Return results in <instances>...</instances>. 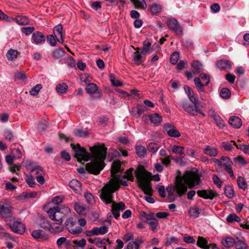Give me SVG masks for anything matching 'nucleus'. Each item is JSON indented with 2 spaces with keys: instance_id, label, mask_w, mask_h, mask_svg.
<instances>
[{
  "instance_id": "47",
  "label": "nucleus",
  "mask_w": 249,
  "mask_h": 249,
  "mask_svg": "<svg viewBox=\"0 0 249 249\" xmlns=\"http://www.w3.org/2000/svg\"><path fill=\"white\" fill-rule=\"evenodd\" d=\"M231 94V92L230 90L227 88H222L220 92V96L225 99L229 98L230 97Z\"/></svg>"
},
{
  "instance_id": "39",
  "label": "nucleus",
  "mask_w": 249,
  "mask_h": 249,
  "mask_svg": "<svg viewBox=\"0 0 249 249\" xmlns=\"http://www.w3.org/2000/svg\"><path fill=\"white\" fill-rule=\"evenodd\" d=\"M73 134L77 137L85 138L89 136V133L87 130H83L80 129H74Z\"/></svg>"
},
{
  "instance_id": "31",
  "label": "nucleus",
  "mask_w": 249,
  "mask_h": 249,
  "mask_svg": "<svg viewBox=\"0 0 249 249\" xmlns=\"http://www.w3.org/2000/svg\"><path fill=\"white\" fill-rule=\"evenodd\" d=\"M204 153L210 156L215 157L217 155L218 151L216 148L210 146H207L204 149Z\"/></svg>"
},
{
  "instance_id": "57",
  "label": "nucleus",
  "mask_w": 249,
  "mask_h": 249,
  "mask_svg": "<svg viewBox=\"0 0 249 249\" xmlns=\"http://www.w3.org/2000/svg\"><path fill=\"white\" fill-rule=\"evenodd\" d=\"M73 243L74 247L83 248L86 245V240L84 238H82L79 241L74 240Z\"/></svg>"
},
{
  "instance_id": "38",
  "label": "nucleus",
  "mask_w": 249,
  "mask_h": 249,
  "mask_svg": "<svg viewBox=\"0 0 249 249\" xmlns=\"http://www.w3.org/2000/svg\"><path fill=\"white\" fill-rule=\"evenodd\" d=\"M68 89L67 85L65 83L58 84L55 88L56 91L59 94L65 93Z\"/></svg>"
},
{
  "instance_id": "24",
  "label": "nucleus",
  "mask_w": 249,
  "mask_h": 249,
  "mask_svg": "<svg viewBox=\"0 0 249 249\" xmlns=\"http://www.w3.org/2000/svg\"><path fill=\"white\" fill-rule=\"evenodd\" d=\"M121 162L119 160H114L111 165V174L112 177L117 175L121 171Z\"/></svg>"
},
{
  "instance_id": "20",
  "label": "nucleus",
  "mask_w": 249,
  "mask_h": 249,
  "mask_svg": "<svg viewBox=\"0 0 249 249\" xmlns=\"http://www.w3.org/2000/svg\"><path fill=\"white\" fill-rule=\"evenodd\" d=\"M69 185L75 193L80 194L82 190V183L78 180L74 179H72L70 182Z\"/></svg>"
},
{
  "instance_id": "36",
  "label": "nucleus",
  "mask_w": 249,
  "mask_h": 249,
  "mask_svg": "<svg viewBox=\"0 0 249 249\" xmlns=\"http://www.w3.org/2000/svg\"><path fill=\"white\" fill-rule=\"evenodd\" d=\"M149 118L151 122L154 124H160L162 121L161 116L158 113L150 114Z\"/></svg>"
},
{
  "instance_id": "32",
  "label": "nucleus",
  "mask_w": 249,
  "mask_h": 249,
  "mask_svg": "<svg viewBox=\"0 0 249 249\" xmlns=\"http://www.w3.org/2000/svg\"><path fill=\"white\" fill-rule=\"evenodd\" d=\"M201 212L202 210L197 207H192L189 210V214L194 218H197Z\"/></svg>"
},
{
  "instance_id": "9",
  "label": "nucleus",
  "mask_w": 249,
  "mask_h": 249,
  "mask_svg": "<svg viewBox=\"0 0 249 249\" xmlns=\"http://www.w3.org/2000/svg\"><path fill=\"white\" fill-rule=\"evenodd\" d=\"M66 227L69 231L74 235L81 233L83 231L82 228L76 226L75 222L73 221L72 217L68 218L65 223Z\"/></svg>"
},
{
  "instance_id": "15",
  "label": "nucleus",
  "mask_w": 249,
  "mask_h": 249,
  "mask_svg": "<svg viewBox=\"0 0 249 249\" xmlns=\"http://www.w3.org/2000/svg\"><path fill=\"white\" fill-rule=\"evenodd\" d=\"M148 216L150 218L146 217L145 222L150 226L152 231H155L159 226V221L154 217V213H151Z\"/></svg>"
},
{
  "instance_id": "3",
  "label": "nucleus",
  "mask_w": 249,
  "mask_h": 249,
  "mask_svg": "<svg viewBox=\"0 0 249 249\" xmlns=\"http://www.w3.org/2000/svg\"><path fill=\"white\" fill-rule=\"evenodd\" d=\"M112 178L107 182L102 188L101 193H103V197L105 200L107 199V203L110 202L112 195L119 190L121 186H127L128 180L123 176L119 175L112 177Z\"/></svg>"
},
{
  "instance_id": "8",
  "label": "nucleus",
  "mask_w": 249,
  "mask_h": 249,
  "mask_svg": "<svg viewBox=\"0 0 249 249\" xmlns=\"http://www.w3.org/2000/svg\"><path fill=\"white\" fill-rule=\"evenodd\" d=\"M168 28L173 31L176 35L180 36L183 34V27L180 26L178 21L172 18L169 19L167 22Z\"/></svg>"
},
{
  "instance_id": "30",
  "label": "nucleus",
  "mask_w": 249,
  "mask_h": 249,
  "mask_svg": "<svg viewBox=\"0 0 249 249\" xmlns=\"http://www.w3.org/2000/svg\"><path fill=\"white\" fill-rule=\"evenodd\" d=\"M235 240L233 238L227 237L222 241V245L226 248L233 247L235 245Z\"/></svg>"
},
{
  "instance_id": "62",
  "label": "nucleus",
  "mask_w": 249,
  "mask_h": 249,
  "mask_svg": "<svg viewBox=\"0 0 249 249\" xmlns=\"http://www.w3.org/2000/svg\"><path fill=\"white\" fill-rule=\"evenodd\" d=\"M31 172L34 175L37 176L42 175L43 169L41 166H37L32 169Z\"/></svg>"
},
{
  "instance_id": "60",
  "label": "nucleus",
  "mask_w": 249,
  "mask_h": 249,
  "mask_svg": "<svg viewBox=\"0 0 249 249\" xmlns=\"http://www.w3.org/2000/svg\"><path fill=\"white\" fill-rule=\"evenodd\" d=\"M55 35H49L47 36V41L52 46H55L56 45V41L55 39Z\"/></svg>"
},
{
  "instance_id": "53",
  "label": "nucleus",
  "mask_w": 249,
  "mask_h": 249,
  "mask_svg": "<svg viewBox=\"0 0 249 249\" xmlns=\"http://www.w3.org/2000/svg\"><path fill=\"white\" fill-rule=\"evenodd\" d=\"M179 57V54L178 52H174L170 56V61L172 64H177Z\"/></svg>"
},
{
  "instance_id": "22",
  "label": "nucleus",
  "mask_w": 249,
  "mask_h": 249,
  "mask_svg": "<svg viewBox=\"0 0 249 249\" xmlns=\"http://www.w3.org/2000/svg\"><path fill=\"white\" fill-rule=\"evenodd\" d=\"M32 236L35 239H42L48 240L49 235L43 231L41 230H34L32 233Z\"/></svg>"
},
{
  "instance_id": "56",
  "label": "nucleus",
  "mask_w": 249,
  "mask_h": 249,
  "mask_svg": "<svg viewBox=\"0 0 249 249\" xmlns=\"http://www.w3.org/2000/svg\"><path fill=\"white\" fill-rule=\"evenodd\" d=\"M172 152L174 153L183 155L184 154V147L181 146L174 145L172 147Z\"/></svg>"
},
{
  "instance_id": "51",
  "label": "nucleus",
  "mask_w": 249,
  "mask_h": 249,
  "mask_svg": "<svg viewBox=\"0 0 249 249\" xmlns=\"http://www.w3.org/2000/svg\"><path fill=\"white\" fill-rule=\"evenodd\" d=\"M231 143H232L231 141V142H221L220 146L224 150L228 151H230L233 149V146Z\"/></svg>"
},
{
  "instance_id": "16",
  "label": "nucleus",
  "mask_w": 249,
  "mask_h": 249,
  "mask_svg": "<svg viewBox=\"0 0 249 249\" xmlns=\"http://www.w3.org/2000/svg\"><path fill=\"white\" fill-rule=\"evenodd\" d=\"M215 65L220 70H226L227 69L230 70L231 68V62L229 60L226 59H220L217 60Z\"/></svg>"
},
{
  "instance_id": "27",
  "label": "nucleus",
  "mask_w": 249,
  "mask_h": 249,
  "mask_svg": "<svg viewBox=\"0 0 249 249\" xmlns=\"http://www.w3.org/2000/svg\"><path fill=\"white\" fill-rule=\"evenodd\" d=\"M49 231L52 233H57L61 232L63 230V227L61 225H58L55 223L49 224Z\"/></svg>"
},
{
  "instance_id": "25",
  "label": "nucleus",
  "mask_w": 249,
  "mask_h": 249,
  "mask_svg": "<svg viewBox=\"0 0 249 249\" xmlns=\"http://www.w3.org/2000/svg\"><path fill=\"white\" fill-rule=\"evenodd\" d=\"M196 245L203 249H210V244H208V240L202 236H198L196 242Z\"/></svg>"
},
{
  "instance_id": "10",
  "label": "nucleus",
  "mask_w": 249,
  "mask_h": 249,
  "mask_svg": "<svg viewBox=\"0 0 249 249\" xmlns=\"http://www.w3.org/2000/svg\"><path fill=\"white\" fill-rule=\"evenodd\" d=\"M179 105L183 107L184 110L189 114L193 115H196L197 105H191L187 100H182L179 102Z\"/></svg>"
},
{
  "instance_id": "52",
  "label": "nucleus",
  "mask_w": 249,
  "mask_h": 249,
  "mask_svg": "<svg viewBox=\"0 0 249 249\" xmlns=\"http://www.w3.org/2000/svg\"><path fill=\"white\" fill-rule=\"evenodd\" d=\"M73 208L74 210L78 214H80L85 213L86 208L83 206L80 205L77 203H75L74 204Z\"/></svg>"
},
{
  "instance_id": "61",
  "label": "nucleus",
  "mask_w": 249,
  "mask_h": 249,
  "mask_svg": "<svg viewBox=\"0 0 249 249\" xmlns=\"http://www.w3.org/2000/svg\"><path fill=\"white\" fill-rule=\"evenodd\" d=\"M84 196L88 203L92 204L94 202L93 196L90 193H85Z\"/></svg>"
},
{
  "instance_id": "48",
  "label": "nucleus",
  "mask_w": 249,
  "mask_h": 249,
  "mask_svg": "<svg viewBox=\"0 0 249 249\" xmlns=\"http://www.w3.org/2000/svg\"><path fill=\"white\" fill-rule=\"evenodd\" d=\"M94 231H95L96 235L104 234L107 233L108 231V228L106 226H102L100 227L94 228Z\"/></svg>"
},
{
  "instance_id": "55",
  "label": "nucleus",
  "mask_w": 249,
  "mask_h": 249,
  "mask_svg": "<svg viewBox=\"0 0 249 249\" xmlns=\"http://www.w3.org/2000/svg\"><path fill=\"white\" fill-rule=\"evenodd\" d=\"M62 30L63 27L60 24L54 27L53 29V34H54L55 37H57V36H61V35H62Z\"/></svg>"
},
{
  "instance_id": "34",
  "label": "nucleus",
  "mask_w": 249,
  "mask_h": 249,
  "mask_svg": "<svg viewBox=\"0 0 249 249\" xmlns=\"http://www.w3.org/2000/svg\"><path fill=\"white\" fill-rule=\"evenodd\" d=\"M213 117L216 125L220 128H223L225 126L224 121L222 118L215 112H213Z\"/></svg>"
},
{
  "instance_id": "13",
  "label": "nucleus",
  "mask_w": 249,
  "mask_h": 249,
  "mask_svg": "<svg viewBox=\"0 0 249 249\" xmlns=\"http://www.w3.org/2000/svg\"><path fill=\"white\" fill-rule=\"evenodd\" d=\"M86 91L95 98L99 99L101 97V93L98 91V88L95 84H88L86 87Z\"/></svg>"
},
{
  "instance_id": "54",
  "label": "nucleus",
  "mask_w": 249,
  "mask_h": 249,
  "mask_svg": "<svg viewBox=\"0 0 249 249\" xmlns=\"http://www.w3.org/2000/svg\"><path fill=\"white\" fill-rule=\"evenodd\" d=\"M133 170V169L132 168H129L125 172L124 174L123 175L124 178H125L127 180L133 181L134 177L132 174Z\"/></svg>"
},
{
  "instance_id": "26",
  "label": "nucleus",
  "mask_w": 249,
  "mask_h": 249,
  "mask_svg": "<svg viewBox=\"0 0 249 249\" xmlns=\"http://www.w3.org/2000/svg\"><path fill=\"white\" fill-rule=\"evenodd\" d=\"M229 123L235 128H239L242 124L241 119L235 116L230 118Z\"/></svg>"
},
{
  "instance_id": "14",
  "label": "nucleus",
  "mask_w": 249,
  "mask_h": 249,
  "mask_svg": "<svg viewBox=\"0 0 249 249\" xmlns=\"http://www.w3.org/2000/svg\"><path fill=\"white\" fill-rule=\"evenodd\" d=\"M197 194L199 197L210 199H213L218 195L216 192L213 191L212 190H198Z\"/></svg>"
},
{
  "instance_id": "58",
  "label": "nucleus",
  "mask_w": 249,
  "mask_h": 249,
  "mask_svg": "<svg viewBox=\"0 0 249 249\" xmlns=\"http://www.w3.org/2000/svg\"><path fill=\"white\" fill-rule=\"evenodd\" d=\"M41 85L37 84L34 88H33L30 91V94L33 96L36 95L38 93L39 90L41 89Z\"/></svg>"
},
{
  "instance_id": "33",
  "label": "nucleus",
  "mask_w": 249,
  "mask_h": 249,
  "mask_svg": "<svg viewBox=\"0 0 249 249\" xmlns=\"http://www.w3.org/2000/svg\"><path fill=\"white\" fill-rule=\"evenodd\" d=\"M19 54V53L16 50L10 49L6 53V57L9 60H15Z\"/></svg>"
},
{
  "instance_id": "19",
  "label": "nucleus",
  "mask_w": 249,
  "mask_h": 249,
  "mask_svg": "<svg viewBox=\"0 0 249 249\" xmlns=\"http://www.w3.org/2000/svg\"><path fill=\"white\" fill-rule=\"evenodd\" d=\"M32 39L36 44L44 43L45 41V36L40 32L36 31L32 34Z\"/></svg>"
},
{
  "instance_id": "6",
  "label": "nucleus",
  "mask_w": 249,
  "mask_h": 249,
  "mask_svg": "<svg viewBox=\"0 0 249 249\" xmlns=\"http://www.w3.org/2000/svg\"><path fill=\"white\" fill-rule=\"evenodd\" d=\"M101 199L106 204H111V212L112 214H113L114 217L118 219L120 217V212L121 211H123L126 208L125 205L123 202L120 201L119 202H116L113 201V195H112V198L111 200H110V202L107 203V200H105L103 197V193H101L100 195ZM107 200V199H106Z\"/></svg>"
},
{
  "instance_id": "35",
  "label": "nucleus",
  "mask_w": 249,
  "mask_h": 249,
  "mask_svg": "<svg viewBox=\"0 0 249 249\" xmlns=\"http://www.w3.org/2000/svg\"><path fill=\"white\" fill-rule=\"evenodd\" d=\"M12 20L16 21V22L19 25H24L29 24V20L27 17L24 16H18L15 18L12 19Z\"/></svg>"
},
{
  "instance_id": "41",
  "label": "nucleus",
  "mask_w": 249,
  "mask_h": 249,
  "mask_svg": "<svg viewBox=\"0 0 249 249\" xmlns=\"http://www.w3.org/2000/svg\"><path fill=\"white\" fill-rule=\"evenodd\" d=\"M237 183L238 187L243 190H245L247 188V183L242 177L239 176L237 179Z\"/></svg>"
},
{
  "instance_id": "23",
  "label": "nucleus",
  "mask_w": 249,
  "mask_h": 249,
  "mask_svg": "<svg viewBox=\"0 0 249 249\" xmlns=\"http://www.w3.org/2000/svg\"><path fill=\"white\" fill-rule=\"evenodd\" d=\"M109 238H97L96 246L100 249H107V247L110 244Z\"/></svg>"
},
{
  "instance_id": "46",
  "label": "nucleus",
  "mask_w": 249,
  "mask_h": 249,
  "mask_svg": "<svg viewBox=\"0 0 249 249\" xmlns=\"http://www.w3.org/2000/svg\"><path fill=\"white\" fill-rule=\"evenodd\" d=\"M167 192H168V197L169 199L173 200L175 199L174 192H176L175 186L170 185L166 188Z\"/></svg>"
},
{
  "instance_id": "43",
  "label": "nucleus",
  "mask_w": 249,
  "mask_h": 249,
  "mask_svg": "<svg viewBox=\"0 0 249 249\" xmlns=\"http://www.w3.org/2000/svg\"><path fill=\"white\" fill-rule=\"evenodd\" d=\"M136 154L139 157H144L146 153V150L145 148L142 145L136 146Z\"/></svg>"
},
{
  "instance_id": "45",
  "label": "nucleus",
  "mask_w": 249,
  "mask_h": 249,
  "mask_svg": "<svg viewBox=\"0 0 249 249\" xmlns=\"http://www.w3.org/2000/svg\"><path fill=\"white\" fill-rule=\"evenodd\" d=\"M142 53L143 55L148 53V51L151 46V43L148 40H145L142 43Z\"/></svg>"
},
{
  "instance_id": "18",
  "label": "nucleus",
  "mask_w": 249,
  "mask_h": 249,
  "mask_svg": "<svg viewBox=\"0 0 249 249\" xmlns=\"http://www.w3.org/2000/svg\"><path fill=\"white\" fill-rule=\"evenodd\" d=\"M236 249H248L249 246L246 243V240L242 236L236 237L235 240V245Z\"/></svg>"
},
{
  "instance_id": "17",
  "label": "nucleus",
  "mask_w": 249,
  "mask_h": 249,
  "mask_svg": "<svg viewBox=\"0 0 249 249\" xmlns=\"http://www.w3.org/2000/svg\"><path fill=\"white\" fill-rule=\"evenodd\" d=\"M11 228L14 232L19 234H23L25 230V225L17 221H14Z\"/></svg>"
},
{
  "instance_id": "50",
  "label": "nucleus",
  "mask_w": 249,
  "mask_h": 249,
  "mask_svg": "<svg viewBox=\"0 0 249 249\" xmlns=\"http://www.w3.org/2000/svg\"><path fill=\"white\" fill-rule=\"evenodd\" d=\"M135 6L139 8L145 9L146 8V4L144 0H131Z\"/></svg>"
},
{
  "instance_id": "28",
  "label": "nucleus",
  "mask_w": 249,
  "mask_h": 249,
  "mask_svg": "<svg viewBox=\"0 0 249 249\" xmlns=\"http://www.w3.org/2000/svg\"><path fill=\"white\" fill-rule=\"evenodd\" d=\"M191 67L194 74H197L203 70L202 64L197 60L194 61L192 63Z\"/></svg>"
},
{
  "instance_id": "59",
  "label": "nucleus",
  "mask_w": 249,
  "mask_h": 249,
  "mask_svg": "<svg viewBox=\"0 0 249 249\" xmlns=\"http://www.w3.org/2000/svg\"><path fill=\"white\" fill-rule=\"evenodd\" d=\"M136 109L137 113L140 116L147 110V108L143 105H137Z\"/></svg>"
},
{
  "instance_id": "5",
  "label": "nucleus",
  "mask_w": 249,
  "mask_h": 249,
  "mask_svg": "<svg viewBox=\"0 0 249 249\" xmlns=\"http://www.w3.org/2000/svg\"><path fill=\"white\" fill-rule=\"evenodd\" d=\"M70 212V209L65 205L56 206L50 208L48 211L49 217L56 222V224L61 225L63 219Z\"/></svg>"
},
{
  "instance_id": "49",
  "label": "nucleus",
  "mask_w": 249,
  "mask_h": 249,
  "mask_svg": "<svg viewBox=\"0 0 249 249\" xmlns=\"http://www.w3.org/2000/svg\"><path fill=\"white\" fill-rule=\"evenodd\" d=\"M159 148L160 145L158 143L153 142H150L147 146L148 151L154 154L156 153Z\"/></svg>"
},
{
  "instance_id": "4",
  "label": "nucleus",
  "mask_w": 249,
  "mask_h": 249,
  "mask_svg": "<svg viewBox=\"0 0 249 249\" xmlns=\"http://www.w3.org/2000/svg\"><path fill=\"white\" fill-rule=\"evenodd\" d=\"M136 176L139 183L138 187L142 190L144 194L152 196L153 190L150 182L151 174L144 170L142 172L137 171Z\"/></svg>"
},
{
  "instance_id": "21",
  "label": "nucleus",
  "mask_w": 249,
  "mask_h": 249,
  "mask_svg": "<svg viewBox=\"0 0 249 249\" xmlns=\"http://www.w3.org/2000/svg\"><path fill=\"white\" fill-rule=\"evenodd\" d=\"M136 50L137 51L133 53L132 61L137 65H140L143 62L142 58L143 54L142 52H140V48H137Z\"/></svg>"
},
{
  "instance_id": "12",
  "label": "nucleus",
  "mask_w": 249,
  "mask_h": 249,
  "mask_svg": "<svg viewBox=\"0 0 249 249\" xmlns=\"http://www.w3.org/2000/svg\"><path fill=\"white\" fill-rule=\"evenodd\" d=\"M163 129L164 132L170 137L177 138L180 136L179 132L176 127L169 123H166L164 124Z\"/></svg>"
},
{
  "instance_id": "42",
  "label": "nucleus",
  "mask_w": 249,
  "mask_h": 249,
  "mask_svg": "<svg viewBox=\"0 0 249 249\" xmlns=\"http://www.w3.org/2000/svg\"><path fill=\"white\" fill-rule=\"evenodd\" d=\"M226 220L228 223H232L233 222H239L240 218L235 213H232L228 215L226 218Z\"/></svg>"
},
{
  "instance_id": "11",
  "label": "nucleus",
  "mask_w": 249,
  "mask_h": 249,
  "mask_svg": "<svg viewBox=\"0 0 249 249\" xmlns=\"http://www.w3.org/2000/svg\"><path fill=\"white\" fill-rule=\"evenodd\" d=\"M13 207L8 204L0 203V215L4 218L12 217Z\"/></svg>"
},
{
  "instance_id": "64",
  "label": "nucleus",
  "mask_w": 249,
  "mask_h": 249,
  "mask_svg": "<svg viewBox=\"0 0 249 249\" xmlns=\"http://www.w3.org/2000/svg\"><path fill=\"white\" fill-rule=\"evenodd\" d=\"M139 245L136 241L130 242L127 246V249H139Z\"/></svg>"
},
{
  "instance_id": "7",
  "label": "nucleus",
  "mask_w": 249,
  "mask_h": 249,
  "mask_svg": "<svg viewBox=\"0 0 249 249\" xmlns=\"http://www.w3.org/2000/svg\"><path fill=\"white\" fill-rule=\"evenodd\" d=\"M71 146L75 152V157L78 162H81L82 160L88 161L91 159V154L84 147H82L79 143H77L76 145L71 143Z\"/></svg>"
},
{
  "instance_id": "40",
  "label": "nucleus",
  "mask_w": 249,
  "mask_h": 249,
  "mask_svg": "<svg viewBox=\"0 0 249 249\" xmlns=\"http://www.w3.org/2000/svg\"><path fill=\"white\" fill-rule=\"evenodd\" d=\"M148 9L153 15H156L160 13L161 11V5L157 4H153L150 5Z\"/></svg>"
},
{
  "instance_id": "37",
  "label": "nucleus",
  "mask_w": 249,
  "mask_h": 249,
  "mask_svg": "<svg viewBox=\"0 0 249 249\" xmlns=\"http://www.w3.org/2000/svg\"><path fill=\"white\" fill-rule=\"evenodd\" d=\"M65 53V52L63 48H59L53 52L52 56L54 58L57 59L64 56Z\"/></svg>"
},
{
  "instance_id": "44",
  "label": "nucleus",
  "mask_w": 249,
  "mask_h": 249,
  "mask_svg": "<svg viewBox=\"0 0 249 249\" xmlns=\"http://www.w3.org/2000/svg\"><path fill=\"white\" fill-rule=\"evenodd\" d=\"M225 194L229 198H231L234 196V192L232 187L230 185L226 186L225 188Z\"/></svg>"
},
{
  "instance_id": "29",
  "label": "nucleus",
  "mask_w": 249,
  "mask_h": 249,
  "mask_svg": "<svg viewBox=\"0 0 249 249\" xmlns=\"http://www.w3.org/2000/svg\"><path fill=\"white\" fill-rule=\"evenodd\" d=\"M194 81L198 92L199 93L204 92L205 89L204 87L207 85H204V83H202L201 79L199 77H196Z\"/></svg>"
},
{
  "instance_id": "2",
  "label": "nucleus",
  "mask_w": 249,
  "mask_h": 249,
  "mask_svg": "<svg viewBox=\"0 0 249 249\" xmlns=\"http://www.w3.org/2000/svg\"><path fill=\"white\" fill-rule=\"evenodd\" d=\"M201 179L197 174L192 172H186L182 176L177 177L175 184L177 196H181L187 191V186L190 188L199 184Z\"/></svg>"
},
{
  "instance_id": "1",
  "label": "nucleus",
  "mask_w": 249,
  "mask_h": 249,
  "mask_svg": "<svg viewBox=\"0 0 249 249\" xmlns=\"http://www.w3.org/2000/svg\"><path fill=\"white\" fill-rule=\"evenodd\" d=\"M94 159L86 164V170L90 174L98 175L105 167L104 160L107 154V148L104 144H96L90 147Z\"/></svg>"
},
{
  "instance_id": "63",
  "label": "nucleus",
  "mask_w": 249,
  "mask_h": 249,
  "mask_svg": "<svg viewBox=\"0 0 249 249\" xmlns=\"http://www.w3.org/2000/svg\"><path fill=\"white\" fill-rule=\"evenodd\" d=\"M35 30L33 27H22L21 28L22 32L26 36L30 35Z\"/></svg>"
}]
</instances>
